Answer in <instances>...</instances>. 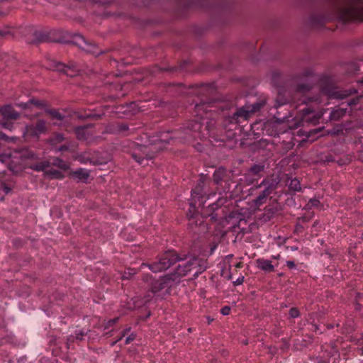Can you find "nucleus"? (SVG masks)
<instances>
[{"mask_svg": "<svg viewBox=\"0 0 363 363\" xmlns=\"http://www.w3.org/2000/svg\"><path fill=\"white\" fill-rule=\"evenodd\" d=\"M228 104L225 103H200L195 106V120L187 121L180 130H174L161 133L158 140L161 143L159 147L162 149L164 145L170 143V141L179 140L181 143L190 142L193 140H203L211 136L212 121L215 119L218 110L222 112L228 108Z\"/></svg>", "mask_w": 363, "mask_h": 363, "instance_id": "nucleus-1", "label": "nucleus"}, {"mask_svg": "<svg viewBox=\"0 0 363 363\" xmlns=\"http://www.w3.org/2000/svg\"><path fill=\"white\" fill-rule=\"evenodd\" d=\"M317 78L312 72L307 69L300 76L293 78L289 84L278 87L277 96L274 106L277 109L274 118L278 124L286 123L289 128H292L289 122L294 114L288 108H284V106L289 104L290 107L297 108L311 101H318V97L311 98L308 96Z\"/></svg>", "mask_w": 363, "mask_h": 363, "instance_id": "nucleus-2", "label": "nucleus"}, {"mask_svg": "<svg viewBox=\"0 0 363 363\" xmlns=\"http://www.w3.org/2000/svg\"><path fill=\"white\" fill-rule=\"evenodd\" d=\"M335 20L343 23L363 21V0H327L326 9L313 13L310 23L318 28Z\"/></svg>", "mask_w": 363, "mask_h": 363, "instance_id": "nucleus-3", "label": "nucleus"}, {"mask_svg": "<svg viewBox=\"0 0 363 363\" xmlns=\"http://www.w3.org/2000/svg\"><path fill=\"white\" fill-rule=\"evenodd\" d=\"M182 261L176 269L175 276L177 279L180 277L187 275L190 272H193V276L197 277L200 274L203 272L207 268L206 260L192 257L189 260L184 262L174 251H167L162 255L159 259L152 264H142L140 269L148 267L153 272H160L169 269L176 262Z\"/></svg>", "mask_w": 363, "mask_h": 363, "instance_id": "nucleus-4", "label": "nucleus"}, {"mask_svg": "<svg viewBox=\"0 0 363 363\" xmlns=\"http://www.w3.org/2000/svg\"><path fill=\"white\" fill-rule=\"evenodd\" d=\"M319 89L322 94L328 96L330 99H343L354 94L356 95L347 101L342 103L339 106L333 108L330 113V119L333 121H338L342 119L347 113L354 109H357V105L363 98V91L359 93L355 89H337L333 82L330 77L323 76L318 80Z\"/></svg>", "mask_w": 363, "mask_h": 363, "instance_id": "nucleus-5", "label": "nucleus"}, {"mask_svg": "<svg viewBox=\"0 0 363 363\" xmlns=\"http://www.w3.org/2000/svg\"><path fill=\"white\" fill-rule=\"evenodd\" d=\"M267 103L265 96L261 97L257 102L252 104H245L240 108H238L232 116L228 117L230 123L239 124L248 120L254 113L258 112L263 108Z\"/></svg>", "mask_w": 363, "mask_h": 363, "instance_id": "nucleus-6", "label": "nucleus"}, {"mask_svg": "<svg viewBox=\"0 0 363 363\" xmlns=\"http://www.w3.org/2000/svg\"><path fill=\"white\" fill-rule=\"evenodd\" d=\"M179 281L175 275H167L152 283V292L157 296L168 294L171 288Z\"/></svg>", "mask_w": 363, "mask_h": 363, "instance_id": "nucleus-7", "label": "nucleus"}, {"mask_svg": "<svg viewBox=\"0 0 363 363\" xmlns=\"http://www.w3.org/2000/svg\"><path fill=\"white\" fill-rule=\"evenodd\" d=\"M70 42L77 45L81 49L84 50L86 52L91 53L94 55H99L101 53V51L97 48V46L92 42L86 40L84 36L80 34L75 33L72 36Z\"/></svg>", "mask_w": 363, "mask_h": 363, "instance_id": "nucleus-8", "label": "nucleus"}, {"mask_svg": "<svg viewBox=\"0 0 363 363\" xmlns=\"http://www.w3.org/2000/svg\"><path fill=\"white\" fill-rule=\"evenodd\" d=\"M195 206L193 203L190 204V208L187 213L189 223V227L194 231V233L200 234L206 231V226L203 223V218L197 216H194Z\"/></svg>", "mask_w": 363, "mask_h": 363, "instance_id": "nucleus-9", "label": "nucleus"}, {"mask_svg": "<svg viewBox=\"0 0 363 363\" xmlns=\"http://www.w3.org/2000/svg\"><path fill=\"white\" fill-rule=\"evenodd\" d=\"M50 141L52 145H56L59 143H61L62 142H65L64 144L60 145L57 149L64 152H74L76 149V145L74 143H70L69 142L67 138H65V135L61 133H55L52 134V135L50 138Z\"/></svg>", "mask_w": 363, "mask_h": 363, "instance_id": "nucleus-10", "label": "nucleus"}, {"mask_svg": "<svg viewBox=\"0 0 363 363\" xmlns=\"http://www.w3.org/2000/svg\"><path fill=\"white\" fill-rule=\"evenodd\" d=\"M50 68L62 72L71 77L77 75L80 70L78 65L74 62H69L67 65H65L60 62L54 61L52 65H50Z\"/></svg>", "mask_w": 363, "mask_h": 363, "instance_id": "nucleus-11", "label": "nucleus"}, {"mask_svg": "<svg viewBox=\"0 0 363 363\" xmlns=\"http://www.w3.org/2000/svg\"><path fill=\"white\" fill-rule=\"evenodd\" d=\"M262 186L266 187L253 201L254 204L256 206H259L265 202L267 198L272 194L274 184L272 183L268 184V182L266 179H264L259 184L255 186V189H259Z\"/></svg>", "mask_w": 363, "mask_h": 363, "instance_id": "nucleus-12", "label": "nucleus"}, {"mask_svg": "<svg viewBox=\"0 0 363 363\" xmlns=\"http://www.w3.org/2000/svg\"><path fill=\"white\" fill-rule=\"evenodd\" d=\"M94 133V127L91 124L78 126L74 129V133L77 138L80 140H84L87 143L91 140Z\"/></svg>", "mask_w": 363, "mask_h": 363, "instance_id": "nucleus-13", "label": "nucleus"}, {"mask_svg": "<svg viewBox=\"0 0 363 363\" xmlns=\"http://www.w3.org/2000/svg\"><path fill=\"white\" fill-rule=\"evenodd\" d=\"M47 129L46 122L44 120L38 119L36 122L26 126V133L31 136H38L44 133Z\"/></svg>", "mask_w": 363, "mask_h": 363, "instance_id": "nucleus-14", "label": "nucleus"}, {"mask_svg": "<svg viewBox=\"0 0 363 363\" xmlns=\"http://www.w3.org/2000/svg\"><path fill=\"white\" fill-rule=\"evenodd\" d=\"M1 113L4 119L16 120L18 118L19 114L10 105H6L1 108Z\"/></svg>", "mask_w": 363, "mask_h": 363, "instance_id": "nucleus-15", "label": "nucleus"}, {"mask_svg": "<svg viewBox=\"0 0 363 363\" xmlns=\"http://www.w3.org/2000/svg\"><path fill=\"white\" fill-rule=\"evenodd\" d=\"M256 263L257 267L265 272H272L274 271V266L270 260L264 258H259L256 260Z\"/></svg>", "mask_w": 363, "mask_h": 363, "instance_id": "nucleus-16", "label": "nucleus"}, {"mask_svg": "<svg viewBox=\"0 0 363 363\" xmlns=\"http://www.w3.org/2000/svg\"><path fill=\"white\" fill-rule=\"evenodd\" d=\"M211 0H189L187 3V7H196L201 9H210Z\"/></svg>", "mask_w": 363, "mask_h": 363, "instance_id": "nucleus-17", "label": "nucleus"}, {"mask_svg": "<svg viewBox=\"0 0 363 363\" xmlns=\"http://www.w3.org/2000/svg\"><path fill=\"white\" fill-rule=\"evenodd\" d=\"M48 40L49 37L45 33L42 31H35L30 43L33 44H38L40 43L46 42Z\"/></svg>", "mask_w": 363, "mask_h": 363, "instance_id": "nucleus-18", "label": "nucleus"}, {"mask_svg": "<svg viewBox=\"0 0 363 363\" xmlns=\"http://www.w3.org/2000/svg\"><path fill=\"white\" fill-rule=\"evenodd\" d=\"M48 167V161H45L44 162L40 164H37L34 167V169L37 170V171H45L47 174H52L54 176V177H56V178H58L60 177V172L57 171V170H54V171H48L46 169V168Z\"/></svg>", "mask_w": 363, "mask_h": 363, "instance_id": "nucleus-19", "label": "nucleus"}, {"mask_svg": "<svg viewBox=\"0 0 363 363\" xmlns=\"http://www.w3.org/2000/svg\"><path fill=\"white\" fill-rule=\"evenodd\" d=\"M46 113L50 116L51 119L56 120L62 123L65 121V116L62 115L58 110L55 108H50L46 110Z\"/></svg>", "mask_w": 363, "mask_h": 363, "instance_id": "nucleus-20", "label": "nucleus"}, {"mask_svg": "<svg viewBox=\"0 0 363 363\" xmlns=\"http://www.w3.org/2000/svg\"><path fill=\"white\" fill-rule=\"evenodd\" d=\"M18 106L22 107L23 109H29L31 108L32 106L36 108H41L43 106V102L38 101L37 99H32L26 103L19 104Z\"/></svg>", "mask_w": 363, "mask_h": 363, "instance_id": "nucleus-21", "label": "nucleus"}, {"mask_svg": "<svg viewBox=\"0 0 363 363\" xmlns=\"http://www.w3.org/2000/svg\"><path fill=\"white\" fill-rule=\"evenodd\" d=\"M74 177L79 180H86L89 177V172L84 169H79L73 172Z\"/></svg>", "mask_w": 363, "mask_h": 363, "instance_id": "nucleus-22", "label": "nucleus"}, {"mask_svg": "<svg viewBox=\"0 0 363 363\" xmlns=\"http://www.w3.org/2000/svg\"><path fill=\"white\" fill-rule=\"evenodd\" d=\"M225 174V169L223 167H220L216 169L213 174L214 181L218 184L222 179L223 176Z\"/></svg>", "mask_w": 363, "mask_h": 363, "instance_id": "nucleus-23", "label": "nucleus"}, {"mask_svg": "<svg viewBox=\"0 0 363 363\" xmlns=\"http://www.w3.org/2000/svg\"><path fill=\"white\" fill-rule=\"evenodd\" d=\"M289 187L291 190L294 191H300L301 190L300 182L296 178L291 179Z\"/></svg>", "mask_w": 363, "mask_h": 363, "instance_id": "nucleus-24", "label": "nucleus"}, {"mask_svg": "<svg viewBox=\"0 0 363 363\" xmlns=\"http://www.w3.org/2000/svg\"><path fill=\"white\" fill-rule=\"evenodd\" d=\"M264 164H255L250 169V172L253 175H258L260 172L264 171Z\"/></svg>", "mask_w": 363, "mask_h": 363, "instance_id": "nucleus-25", "label": "nucleus"}, {"mask_svg": "<svg viewBox=\"0 0 363 363\" xmlns=\"http://www.w3.org/2000/svg\"><path fill=\"white\" fill-rule=\"evenodd\" d=\"M0 124L2 125V127L5 129L11 130V128L13 126V123L11 121L10 119H4L3 118L0 121Z\"/></svg>", "mask_w": 363, "mask_h": 363, "instance_id": "nucleus-26", "label": "nucleus"}, {"mask_svg": "<svg viewBox=\"0 0 363 363\" xmlns=\"http://www.w3.org/2000/svg\"><path fill=\"white\" fill-rule=\"evenodd\" d=\"M118 320V318H113V319H111V320H108L106 323H105V329L111 327V325H114L115 323H116Z\"/></svg>", "mask_w": 363, "mask_h": 363, "instance_id": "nucleus-27", "label": "nucleus"}, {"mask_svg": "<svg viewBox=\"0 0 363 363\" xmlns=\"http://www.w3.org/2000/svg\"><path fill=\"white\" fill-rule=\"evenodd\" d=\"M289 315L291 318H297L299 315V311L296 308H292L289 311Z\"/></svg>", "mask_w": 363, "mask_h": 363, "instance_id": "nucleus-28", "label": "nucleus"}, {"mask_svg": "<svg viewBox=\"0 0 363 363\" xmlns=\"http://www.w3.org/2000/svg\"><path fill=\"white\" fill-rule=\"evenodd\" d=\"M244 281V277L240 276L235 281H233V284L235 286L241 285Z\"/></svg>", "mask_w": 363, "mask_h": 363, "instance_id": "nucleus-29", "label": "nucleus"}, {"mask_svg": "<svg viewBox=\"0 0 363 363\" xmlns=\"http://www.w3.org/2000/svg\"><path fill=\"white\" fill-rule=\"evenodd\" d=\"M230 308L229 306H224L221 311H220V313L223 315H227L230 313Z\"/></svg>", "mask_w": 363, "mask_h": 363, "instance_id": "nucleus-30", "label": "nucleus"}, {"mask_svg": "<svg viewBox=\"0 0 363 363\" xmlns=\"http://www.w3.org/2000/svg\"><path fill=\"white\" fill-rule=\"evenodd\" d=\"M135 338V335L132 333L130 334L129 336H128L125 339V343L126 345L129 344L130 342H132L133 340H134Z\"/></svg>", "mask_w": 363, "mask_h": 363, "instance_id": "nucleus-31", "label": "nucleus"}, {"mask_svg": "<svg viewBox=\"0 0 363 363\" xmlns=\"http://www.w3.org/2000/svg\"><path fill=\"white\" fill-rule=\"evenodd\" d=\"M84 333L82 332V330L75 331V336H74V337L77 340H82V337L84 336Z\"/></svg>", "mask_w": 363, "mask_h": 363, "instance_id": "nucleus-32", "label": "nucleus"}, {"mask_svg": "<svg viewBox=\"0 0 363 363\" xmlns=\"http://www.w3.org/2000/svg\"><path fill=\"white\" fill-rule=\"evenodd\" d=\"M9 169L14 174L19 173L21 171V169H22V168L21 167H16V168H13L11 164H9Z\"/></svg>", "mask_w": 363, "mask_h": 363, "instance_id": "nucleus-33", "label": "nucleus"}, {"mask_svg": "<svg viewBox=\"0 0 363 363\" xmlns=\"http://www.w3.org/2000/svg\"><path fill=\"white\" fill-rule=\"evenodd\" d=\"M84 163H85V162H87L88 160H82ZM90 162V163H91L92 164L94 165H96V164H102L101 162H98V160H89Z\"/></svg>", "mask_w": 363, "mask_h": 363, "instance_id": "nucleus-34", "label": "nucleus"}, {"mask_svg": "<svg viewBox=\"0 0 363 363\" xmlns=\"http://www.w3.org/2000/svg\"><path fill=\"white\" fill-rule=\"evenodd\" d=\"M130 328L125 329L123 331L121 336L119 337V340H121L123 338V337H124L130 331Z\"/></svg>", "mask_w": 363, "mask_h": 363, "instance_id": "nucleus-35", "label": "nucleus"}, {"mask_svg": "<svg viewBox=\"0 0 363 363\" xmlns=\"http://www.w3.org/2000/svg\"><path fill=\"white\" fill-rule=\"evenodd\" d=\"M9 137L4 133H0V140H8Z\"/></svg>", "mask_w": 363, "mask_h": 363, "instance_id": "nucleus-36", "label": "nucleus"}, {"mask_svg": "<svg viewBox=\"0 0 363 363\" xmlns=\"http://www.w3.org/2000/svg\"><path fill=\"white\" fill-rule=\"evenodd\" d=\"M286 265L289 267V268H293L295 267V263L293 262V261H287L286 262Z\"/></svg>", "mask_w": 363, "mask_h": 363, "instance_id": "nucleus-37", "label": "nucleus"}, {"mask_svg": "<svg viewBox=\"0 0 363 363\" xmlns=\"http://www.w3.org/2000/svg\"><path fill=\"white\" fill-rule=\"evenodd\" d=\"M3 190H4V191L6 194H8V193H9V192H10L11 189H10L9 187L6 186V185H4V186H3Z\"/></svg>", "mask_w": 363, "mask_h": 363, "instance_id": "nucleus-38", "label": "nucleus"}, {"mask_svg": "<svg viewBox=\"0 0 363 363\" xmlns=\"http://www.w3.org/2000/svg\"><path fill=\"white\" fill-rule=\"evenodd\" d=\"M7 34L6 31L0 30V38L4 37Z\"/></svg>", "mask_w": 363, "mask_h": 363, "instance_id": "nucleus-39", "label": "nucleus"}, {"mask_svg": "<svg viewBox=\"0 0 363 363\" xmlns=\"http://www.w3.org/2000/svg\"><path fill=\"white\" fill-rule=\"evenodd\" d=\"M21 159H30V160H33V159H38V158L35 157L33 154H32L31 155H30V156H28L27 157H21Z\"/></svg>", "mask_w": 363, "mask_h": 363, "instance_id": "nucleus-40", "label": "nucleus"}, {"mask_svg": "<svg viewBox=\"0 0 363 363\" xmlns=\"http://www.w3.org/2000/svg\"><path fill=\"white\" fill-rule=\"evenodd\" d=\"M194 194L199 195L200 194L199 191H197V189L192 190L191 195L194 196Z\"/></svg>", "mask_w": 363, "mask_h": 363, "instance_id": "nucleus-41", "label": "nucleus"}, {"mask_svg": "<svg viewBox=\"0 0 363 363\" xmlns=\"http://www.w3.org/2000/svg\"><path fill=\"white\" fill-rule=\"evenodd\" d=\"M128 273L130 275H133L136 273L135 270L133 269H128Z\"/></svg>", "mask_w": 363, "mask_h": 363, "instance_id": "nucleus-42", "label": "nucleus"}, {"mask_svg": "<svg viewBox=\"0 0 363 363\" xmlns=\"http://www.w3.org/2000/svg\"><path fill=\"white\" fill-rule=\"evenodd\" d=\"M311 203L313 206H315L317 205V203H318V200H311Z\"/></svg>", "mask_w": 363, "mask_h": 363, "instance_id": "nucleus-43", "label": "nucleus"}, {"mask_svg": "<svg viewBox=\"0 0 363 363\" xmlns=\"http://www.w3.org/2000/svg\"><path fill=\"white\" fill-rule=\"evenodd\" d=\"M346 163L345 162V160H339V164L340 165H344Z\"/></svg>", "mask_w": 363, "mask_h": 363, "instance_id": "nucleus-44", "label": "nucleus"}, {"mask_svg": "<svg viewBox=\"0 0 363 363\" xmlns=\"http://www.w3.org/2000/svg\"><path fill=\"white\" fill-rule=\"evenodd\" d=\"M119 340H119V338H118L117 340H116V341H114V342H111V346L115 345H116V343L118 341H119Z\"/></svg>", "mask_w": 363, "mask_h": 363, "instance_id": "nucleus-45", "label": "nucleus"}, {"mask_svg": "<svg viewBox=\"0 0 363 363\" xmlns=\"http://www.w3.org/2000/svg\"><path fill=\"white\" fill-rule=\"evenodd\" d=\"M121 129H122V130H126V129H127V126H126L125 125H123L121 126Z\"/></svg>", "mask_w": 363, "mask_h": 363, "instance_id": "nucleus-46", "label": "nucleus"}, {"mask_svg": "<svg viewBox=\"0 0 363 363\" xmlns=\"http://www.w3.org/2000/svg\"><path fill=\"white\" fill-rule=\"evenodd\" d=\"M133 159H134V160H136V159H142V158H141V157H135V156H133Z\"/></svg>", "mask_w": 363, "mask_h": 363, "instance_id": "nucleus-47", "label": "nucleus"}, {"mask_svg": "<svg viewBox=\"0 0 363 363\" xmlns=\"http://www.w3.org/2000/svg\"><path fill=\"white\" fill-rule=\"evenodd\" d=\"M308 113H311V111L309 110V108H306Z\"/></svg>", "mask_w": 363, "mask_h": 363, "instance_id": "nucleus-48", "label": "nucleus"}, {"mask_svg": "<svg viewBox=\"0 0 363 363\" xmlns=\"http://www.w3.org/2000/svg\"><path fill=\"white\" fill-rule=\"evenodd\" d=\"M144 280H145V281H148V279H147V277H145V278H144Z\"/></svg>", "mask_w": 363, "mask_h": 363, "instance_id": "nucleus-49", "label": "nucleus"}, {"mask_svg": "<svg viewBox=\"0 0 363 363\" xmlns=\"http://www.w3.org/2000/svg\"><path fill=\"white\" fill-rule=\"evenodd\" d=\"M211 218V219H215V216L212 215Z\"/></svg>", "mask_w": 363, "mask_h": 363, "instance_id": "nucleus-50", "label": "nucleus"}, {"mask_svg": "<svg viewBox=\"0 0 363 363\" xmlns=\"http://www.w3.org/2000/svg\"><path fill=\"white\" fill-rule=\"evenodd\" d=\"M201 89H202V90H204V89H206V87H205V86H202V87H201Z\"/></svg>", "mask_w": 363, "mask_h": 363, "instance_id": "nucleus-51", "label": "nucleus"}, {"mask_svg": "<svg viewBox=\"0 0 363 363\" xmlns=\"http://www.w3.org/2000/svg\"><path fill=\"white\" fill-rule=\"evenodd\" d=\"M218 202L220 203V205H223V203L221 202V201L219 200Z\"/></svg>", "mask_w": 363, "mask_h": 363, "instance_id": "nucleus-52", "label": "nucleus"}, {"mask_svg": "<svg viewBox=\"0 0 363 363\" xmlns=\"http://www.w3.org/2000/svg\"><path fill=\"white\" fill-rule=\"evenodd\" d=\"M138 161L139 162V164H141L140 160H138Z\"/></svg>", "mask_w": 363, "mask_h": 363, "instance_id": "nucleus-53", "label": "nucleus"}, {"mask_svg": "<svg viewBox=\"0 0 363 363\" xmlns=\"http://www.w3.org/2000/svg\"><path fill=\"white\" fill-rule=\"evenodd\" d=\"M138 161L139 162V164H141L140 160H138Z\"/></svg>", "mask_w": 363, "mask_h": 363, "instance_id": "nucleus-54", "label": "nucleus"}, {"mask_svg": "<svg viewBox=\"0 0 363 363\" xmlns=\"http://www.w3.org/2000/svg\"><path fill=\"white\" fill-rule=\"evenodd\" d=\"M215 247H214L213 248H212L211 252H213V251L214 250Z\"/></svg>", "mask_w": 363, "mask_h": 363, "instance_id": "nucleus-55", "label": "nucleus"}, {"mask_svg": "<svg viewBox=\"0 0 363 363\" xmlns=\"http://www.w3.org/2000/svg\"><path fill=\"white\" fill-rule=\"evenodd\" d=\"M84 159L88 160L90 159L89 157H84Z\"/></svg>", "mask_w": 363, "mask_h": 363, "instance_id": "nucleus-56", "label": "nucleus"}]
</instances>
